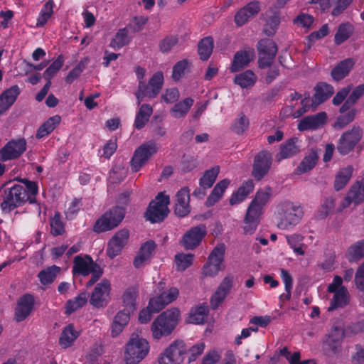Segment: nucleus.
<instances>
[{
  "label": "nucleus",
  "instance_id": "ddd939ff",
  "mask_svg": "<svg viewBox=\"0 0 364 364\" xmlns=\"http://www.w3.org/2000/svg\"><path fill=\"white\" fill-rule=\"evenodd\" d=\"M26 150V141L24 138L11 139L0 149V160L6 161L19 158Z\"/></svg>",
  "mask_w": 364,
  "mask_h": 364
},
{
  "label": "nucleus",
  "instance_id": "f257e3e1",
  "mask_svg": "<svg viewBox=\"0 0 364 364\" xmlns=\"http://www.w3.org/2000/svg\"><path fill=\"white\" fill-rule=\"evenodd\" d=\"M3 201L0 204L2 211L9 213L15 208L23 205L27 201L31 204L37 203L36 197L28 196L26 190L19 184H14L4 189Z\"/></svg>",
  "mask_w": 364,
  "mask_h": 364
},
{
  "label": "nucleus",
  "instance_id": "2eb2a0df",
  "mask_svg": "<svg viewBox=\"0 0 364 364\" xmlns=\"http://www.w3.org/2000/svg\"><path fill=\"white\" fill-rule=\"evenodd\" d=\"M111 290L110 282L104 279L98 283L91 294L90 303L95 307L102 308L107 306L108 301L105 296H109Z\"/></svg>",
  "mask_w": 364,
  "mask_h": 364
},
{
  "label": "nucleus",
  "instance_id": "c03bdc74",
  "mask_svg": "<svg viewBox=\"0 0 364 364\" xmlns=\"http://www.w3.org/2000/svg\"><path fill=\"white\" fill-rule=\"evenodd\" d=\"M153 112L152 107L148 104H144L136 114L134 126L137 129H142L149 121Z\"/></svg>",
  "mask_w": 364,
  "mask_h": 364
},
{
  "label": "nucleus",
  "instance_id": "c9c22d12",
  "mask_svg": "<svg viewBox=\"0 0 364 364\" xmlns=\"http://www.w3.org/2000/svg\"><path fill=\"white\" fill-rule=\"evenodd\" d=\"M353 31V26L350 23H341L334 36L335 43L338 46L342 44L351 36Z\"/></svg>",
  "mask_w": 364,
  "mask_h": 364
},
{
  "label": "nucleus",
  "instance_id": "338daca9",
  "mask_svg": "<svg viewBox=\"0 0 364 364\" xmlns=\"http://www.w3.org/2000/svg\"><path fill=\"white\" fill-rule=\"evenodd\" d=\"M148 304L149 308H151L154 313H158L167 305V302H165L164 297L159 295L150 299Z\"/></svg>",
  "mask_w": 364,
  "mask_h": 364
},
{
  "label": "nucleus",
  "instance_id": "393cba45",
  "mask_svg": "<svg viewBox=\"0 0 364 364\" xmlns=\"http://www.w3.org/2000/svg\"><path fill=\"white\" fill-rule=\"evenodd\" d=\"M21 90L17 85L5 90L0 95V115L3 114L14 104Z\"/></svg>",
  "mask_w": 364,
  "mask_h": 364
},
{
  "label": "nucleus",
  "instance_id": "0e129e2a",
  "mask_svg": "<svg viewBox=\"0 0 364 364\" xmlns=\"http://www.w3.org/2000/svg\"><path fill=\"white\" fill-rule=\"evenodd\" d=\"M353 88V85H348V86L343 87L339 90L336 95L333 97L332 103L335 106H338L346 101L348 98V95Z\"/></svg>",
  "mask_w": 364,
  "mask_h": 364
},
{
  "label": "nucleus",
  "instance_id": "473e14b6",
  "mask_svg": "<svg viewBox=\"0 0 364 364\" xmlns=\"http://www.w3.org/2000/svg\"><path fill=\"white\" fill-rule=\"evenodd\" d=\"M348 291L345 287H341L336 291L331 300V305L328 308V311H333L338 308H343L348 303Z\"/></svg>",
  "mask_w": 364,
  "mask_h": 364
},
{
  "label": "nucleus",
  "instance_id": "37998d69",
  "mask_svg": "<svg viewBox=\"0 0 364 364\" xmlns=\"http://www.w3.org/2000/svg\"><path fill=\"white\" fill-rule=\"evenodd\" d=\"M88 294L86 291L81 292L73 299L67 301L65 304V314L70 315L72 313L82 307L87 301Z\"/></svg>",
  "mask_w": 364,
  "mask_h": 364
},
{
  "label": "nucleus",
  "instance_id": "72a5a7b5",
  "mask_svg": "<svg viewBox=\"0 0 364 364\" xmlns=\"http://www.w3.org/2000/svg\"><path fill=\"white\" fill-rule=\"evenodd\" d=\"M193 100L191 97H187L183 101L176 103L171 109V115L177 119L184 117L193 105Z\"/></svg>",
  "mask_w": 364,
  "mask_h": 364
},
{
  "label": "nucleus",
  "instance_id": "f03ea898",
  "mask_svg": "<svg viewBox=\"0 0 364 364\" xmlns=\"http://www.w3.org/2000/svg\"><path fill=\"white\" fill-rule=\"evenodd\" d=\"M179 316L178 308H171L160 314L151 324L154 338L159 340L163 336L171 335L178 323Z\"/></svg>",
  "mask_w": 364,
  "mask_h": 364
},
{
  "label": "nucleus",
  "instance_id": "6e6552de",
  "mask_svg": "<svg viewBox=\"0 0 364 364\" xmlns=\"http://www.w3.org/2000/svg\"><path fill=\"white\" fill-rule=\"evenodd\" d=\"M258 53V66L266 69L273 65L274 60L278 52L277 43L270 38H262L257 45Z\"/></svg>",
  "mask_w": 364,
  "mask_h": 364
},
{
  "label": "nucleus",
  "instance_id": "412c9836",
  "mask_svg": "<svg viewBox=\"0 0 364 364\" xmlns=\"http://www.w3.org/2000/svg\"><path fill=\"white\" fill-rule=\"evenodd\" d=\"M315 93L312 97V105L314 109L328 100L334 93L333 87L324 82H320L314 87Z\"/></svg>",
  "mask_w": 364,
  "mask_h": 364
},
{
  "label": "nucleus",
  "instance_id": "2f4dec72",
  "mask_svg": "<svg viewBox=\"0 0 364 364\" xmlns=\"http://www.w3.org/2000/svg\"><path fill=\"white\" fill-rule=\"evenodd\" d=\"M364 95V84L357 86L349 95L344 103L339 109L341 114L346 113L352 108L358 102V100Z\"/></svg>",
  "mask_w": 364,
  "mask_h": 364
},
{
  "label": "nucleus",
  "instance_id": "864d4df0",
  "mask_svg": "<svg viewBox=\"0 0 364 364\" xmlns=\"http://www.w3.org/2000/svg\"><path fill=\"white\" fill-rule=\"evenodd\" d=\"M249 125V119L243 112H240L232 124L230 130L236 134L241 135L247 130Z\"/></svg>",
  "mask_w": 364,
  "mask_h": 364
},
{
  "label": "nucleus",
  "instance_id": "39448f33",
  "mask_svg": "<svg viewBox=\"0 0 364 364\" xmlns=\"http://www.w3.org/2000/svg\"><path fill=\"white\" fill-rule=\"evenodd\" d=\"M126 210L122 206H114L98 218L93 226V231L101 233L117 228L123 220Z\"/></svg>",
  "mask_w": 364,
  "mask_h": 364
},
{
  "label": "nucleus",
  "instance_id": "a19ab883",
  "mask_svg": "<svg viewBox=\"0 0 364 364\" xmlns=\"http://www.w3.org/2000/svg\"><path fill=\"white\" fill-rule=\"evenodd\" d=\"M298 138L292 137L280 146L281 159H287L298 154L300 151L299 147L296 144Z\"/></svg>",
  "mask_w": 364,
  "mask_h": 364
},
{
  "label": "nucleus",
  "instance_id": "09e8293b",
  "mask_svg": "<svg viewBox=\"0 0 364 364\" xmlns=\"http://www.w3.org/2000/svg\"><path fill=\"white\" fill-rule=\"evenodd\" d=\"M164 83V75L162 72L155 73L149 81L151 90L149 91V98H154L159 93Z\"/></svg>",
  "mask_w": 364,
  "mask_h": 364
},
{
  "label": "nucleus",
  "instance_id": "423d86ee",
  "mask_svg": "<svg viewBox=\"0 0 364 364\" xmlns=\"http://www.w3.org/2000/svg\"><path fill=\"white\" fill-rule=\"evenodd\" d=\"M170 203L169 196L159 193L155 200H152L144 213L146 220L151 223H160L168 216L170 210L168 205Z\"/></svg>",
  "mask_w": 364,
  "mask_h": 364
},
{
  "label": "nucleus",
  "instance_id": "6ab92c4d",
  "mask_svg": "<svg viewBox=\"0 0 364 364\" xmlns=\"http://www.w3.org/2000/svg\"><path fill=\"white\" fill-rule=\"evenodd\" d=\"M262 209L250 204L244 218L245 225L243 230L245 234H253L260 223V216Z\"/></svg>",
  "mask_w": 364,
  "mask_h": 364
},
{
  "label": "nucleus",
  "instance_id": "7c9ffc66",
  "mask_svg": "<svg viewBox=\"0 0 364 364\" xmlns=\"http://www.w3.org/2000/svg\"><path fill=\"white\" fill-rule=\"evenodd\" d=\"M353 171L352 165H348L344 167L337 173L334 181V188L336 191L343 189L350 181Z\"/></svg>",
  "mask_w": 364,
  "mask_h": 364
},
{
  "label": "nucleus",
  "instance_id": "a878e982",
  "mask_svg": "<svg viewBox=\"0 0 364 364\" xmlns=\"http://www.w3.org/2000/svg\"><path fill=\"white\" fill-rule=\"evenodd\" d=\"M156 247V245L154 240H150L144 242L134 257V266L136 268H139L144 263L149 260Z\"/></svg>",
  "mask_w": 364,
  "mask_h": 364
},
{
  "label": "nucleus",
  "instance_id": "de8ad7c7",
  "mask_svg": "<svg viewBox=\"0 0 364 364\" xmlns=\"http://www.w3.org/2000/svg\"><path fill=\"white\" fill-rule=\"evenodd\" d=\"M209 312L208 307L205 305L197 306L194 311L190 312L189 319L188 321L190 323L202 324L204 323L205 317H207Z\"/></svg>",
  "mask_w": 364,
  "mask_h": 364
},
{
  "label": "nucleus",
  "instance_id": "603ef678",
  "mask_svg": "<svg viewBox=\"0 0 364 364\" xmlns=\"http://www.w3.org/2000/svg\"><path fill=\"white\" fill-rule=\"evenodd\" d=\"M129 32L127 28L119 29L114 37L112 39L109 46L116 49H119L129 44L130 38L128 36Z\"/></svg>",
  "mask_w": 364,
  "mask_h": 364
},
{
  "label": "nucleus",
  "instance_id": "13d9d810",
  "mask_svg": "<svg viewBox=\"0 0 364 364\" xmlns=\"http://www.w3.org/2000/svg\"><path fill=\"white\" fill-rule=\"evenodd\" d=\"M349 198H354V203L359 204L364 201V179L361 182H356L350 189Z\"/></svg>",
  "mask_w": 364,
  "mask_h": 364
},
{
  "label": "nucleus",
  "instance_id": "5701e85b",
  "mask_svg": "<svg viewBox=\"0 0 364 364\" xmlns=\"http://www.w3.org/2000/svg\"><path fill=\"white\" fill-rule=\"evenodd\" d=\"M260 11L259 2L252 1L240 9L235 16V22L237 26H242L250 18L257 15Z\"/></svg>",
  "mask_w": 364,
  "mask_h": 364
},
{
  "label": "nucleus",
  "instance_id": "e433bc0d",
  "mask_svg": "<svg viewBox=\"0 0 364 364\" xmlns=\"http://www.w3.org/2000/svg\"><path fill=\"white\" fill-rule=\"evenodd\" d=\"M61 118L59 115H55L50 117L46 122L40 126L36 133V138L41 139L45 136L50 134L55 128V127L60 124Z\"/></svg>",
  "mask_w": 364,
  "mask_h": 364
},
{
  "label": "nucleus",
  "instance_id": "7ed1b4c3",
  "mask_svg": "<svg viewBox=\"0 0 364 364\" xmlns=\"http://www.w3.org/2000/svg\"><path fill=\"white\" fill-rule=\"evenodd\" d=\"M344 338V328L338 323H335L323 339L321 344L323 354L327 358L337 357L341 352Z\"/></svg>",
  "mask_w": 364,
  "mask_h": 364
},
{
  "label": "nucleus",
  "instance_id": "a18cd8bd",
  "mask_svg": "<svg viewBox=\"0 0 364 364\" xmlns=\"http://www.w3.org/2000/svg\"><path fill=\"white\" fill-rule=\"evenodd\" d=\"M225 247L224 244H219L213 248L208 257L207 262L209 264L215 265L218 267H225L223 265L224 260Z\"/></svg>",
  "mask_w": 364,
  "mask_h": 364
},
{
  "label": "nucleus",
  "instance_id": "b1692460",
  "mask_svg": "<svg viewBox=\"0 0 364 364\" xmlns=\"http://www.w3.org/2000/svg\"><path fill=\"white\" fill-rule=\"evenodd\" d=\"M255 58V52L253 48H250L248 50H239L235 53L234 59L230 67L232 73L237 72L252 61Z\"/></svg>",
  "mask_w": 364,
  "mask_h": 364
},
{
  "label": "nucleus",
  "instance_id": "9b49d317",
  "mask_svg": "<svg viewBox=\"0 0 364 364\" xmlns=\"http://www.w3.org/2000/svg\"><path fill=\"white\" fill-rule=\"evenodd\" d=\"M281 210L282 211L280 222L278 227L282 229H287L289 226L295 225L301 220L303 215V211L299 205L294 204L292 202L286 201L282 203Z\"/></svg>",
  "mask_w": 364,
  "mask_h": 364
},
{
  "label": "nucleus",
  "instance_id": "6e6d98bb",
  "mask_svg": "<svg viewBox=\"0 0 364 364\" xmlns=\"http://www.w3.org/2000/svg\"><path fill=\"white\" fill-rule=\"evenodd\" d=\"M194 255L188 253H178L175 255V262L176 264V269L179 272L185 271L189 267L192 263Z\"/></svg>",
  "mask_w": 364,
  "mask_h": 364
},
{
  "label": "nucleus",
  "instance_id": "ea45409f",
  "mask_svg": "<svg viewBox=\"0 0 364 364\" xmlns=\"http://www.w3.org/2000/svg\"><path fill=\"white\" fill-rule=\"evenodd\" d=\"M346 258L350 262H357L364 257V240L350 245L346 252Z\"/></svg>",
  "mask_w": 364,
  "mask_h": 364
},
{
  "label": "nucleus",
  "instance_id": "f704fd0d",
  "mask_svg": "<svg viewBox=\"0 0 364 364\" xmlns=\"http://www.w3.org/2000/svg\"><path fill=\"white\" fill-rule=\"evenodd\" d=\"M257 75L251 70H247L237 75L234 78V82L242 88L253 87L257 81Z\"/></svg>",
  "mask_w": 364,
  "mask_h": 364
},
{
  "label": "nucleus",
  "instance_id": "8fccbe9b",
  "mask_svg": "<svg viewBox=\"0 0 364 364\" xmlns=\"http://www.w3.org/2000/svg\"><path fill=\"white\" fill-rule=\"evenodd\" d=\"M347 113H343L338 116L333 127L336 129H341L352 122L358 113V110L355 108H350Z\"/></svg>",
  "mask_w": 364,
  "mask_h": 364
},
{
  "label": "nucleus",
  "instance_id": "9d476101",
  "mask_svg": "<svg viewBox=\"0 0 364 364\" xmlns=\"http://www.w3.org/2000/svg\"><path fill=\"white\" fill-rule=\"evenodd\" d=\"M158 148L153 141L142 144L134 151L130 161L132 169L137 172L148 160L157 152Z\"/></svg>",
  "mask_w": 364,
  "mask_h": 364
},
{
  "label": "nucleus",
  "instance_id": "20e7f679",
  "mask_svg": "<svg viewBox=\"0 0 364 364\" xmlns=\"http://www.w3.org/2000/svg\"><path fill=\"white\" fill-rule=\"evenodd\" d=\"M149 348V344L146 339L132 334L126 344L124 352L126 363L138 364L147 355Z\"/></svg>",
  "mask_w": 364,
  "mask_h": 364
},
{
  "label": "nucleus",
  "instance_id": "69168bd1",
  "mask_svg": "<svg viewBox=\"0 0 364 364\" xmlns=\"http://www.w3.org/2000/svg\"><path fill=\"white\" fill-rule=\"evenodd\" d=\"M197 166L196 159L193 156L184 154L181 160V170L183 173L191 171Z\"/></svg>",
  "mask_w": 364,
  "mask_h": 364
},
{
  "label": "nucleus",
  "instance_id": "49530a36",
  "mask_svg": "<svg viewBox=\"0 0 364 364\" xmlns=\"http://www.w3.org/2000/svg\"><path fill=\"white\" fill-rule=\"evenodd\" d=\"M219 166H214L205 171L203 176L199 180V185L203 189L210 188L215 183L219 173Z\"/></svg>",
  "mask_w": 364,
  "mask_h": 364
},
{
  "label": "nucleus",
  "instance_id": "a211bd4d",
  "mask_svg": "<svg viewBox=\"0 0 364 364\" xmlns=\"http://www.w3.org/2000/svg\"><path fill=\"white\" fill-rule=\"evenodd\" d=\"M34 297L30 294L21 296L17 301L15 309L14 320L21 322L25 320L31 313L34 306Z\"/></svg>",
  "mask_w": 364,
  "mask_h": 364
},
{
  "label": "nucleus",
  "instance_id": "c85d7f7f",
  "mask_svg": "<svg viewBox=\"0 0 364 364\" xmlns=\"http://www.w3.org/2000/svg\"><path fill=\"white\" fill-rule=\"evenodd\" d=\"M138 295L137 287L134 286L128 287L122 296L124 309L134 313L136 310V300Z\"/></svg>",
  "mask_w": 364,
  "mask_h": 364
},
{
  "label": "nucleus",
  "instance_id": "bb28decb",
  "mask_svg": "<svg viewBox=\"0 0 364 364\" xmlns=\"http://www.w3.org/2000/svg\"><path fill=\"white\" fill-rule=\"evenodd\" d=\"M354 64L355 60L351 58L341 60L332 69V78L337 82L343 80L349 74Z\"/></svg>",
  "mask_w": 364,
  "mask_h": 364
},
{
  "label": "nucleus",
  "instance_id": "1a4fd4ad",
  "mask_svg": "<svg viewBox=\"0 0 364 364\" xmlns=\"http://www.w3.org/2000/svg\"><path fill=\"white\" fill-rule=\"evenodd\" d=\"M363 131L360 126H353L350 130L343 132L337 144V151L346 155L354 149L363 137Z\"/></svg>",
  "mask_w": 364,
  "mask_h": 364
},
{
  "label": "nucleus",
  "instance_id": "79ce46f5",
  "mask_svg": "<svg viewBox=\"0 0 364 364\" xmlns=\"http://www.w3.org/2000/svg\"><path fill=\"white\" fill-rule=\"evenodd\" d=\"M213 38L208 36L202 38L198 44V52L202 60H207L212 54L213 49Z\"/></svg>",
  "mask_w": 364,
  "mask_h": 364
},
{
  "label": "nucleus",
  "instance_id": "052dcab7",
  "mask_svg": "<svg viewBox=\"0 0 364 364\" xmlns=\"http://www.w3.org/2000/svg\"><path fill=\"white\" fill-rule=\"evenodd\" d=\"M50 225L51 228V234L53 236L61 235L65 232L64 224L60 219V213H57L54 217L50 219Z\"/></svg>",
  "mask_w": 364,
  "mask_h": 364
},
{
  "label": "nucleus",
  "instance_id": "4468645a",
  "mask_svg": "<svg viewBox=\"0 0 364 364\" xmlns=\"http://www.w3.org/2000/svg\"><path fill=\"white\" fill-rule=\"evenodd\" d=\"M207 234L205 225L200 224L191 228L183 236L181 243L186 250H193L200 244Z\"/></svg>",
  "mask_w": 364,
  "mask_h": 364
},
{
  "label": "nucleus",
  "instance_id": "4c0bfd02",
  "mask_svg": "<svg viewBox=\"0 0 364 364\" xmlns=\"http://www.w3.org/2000/svg\"><path fill=\"white\" fill-rule=\"evenodd\" d=\"M78 336L79 333L75 331L73 325L69 324L63 330L59 343L64 348H68Z\"/></svg>",
  "mask_w": 364,
  "mask_h": 364
},
{
  "label": "nucleus",
  "instance_id": "3c124183",
  "mask_svg": "<svg viewBox=\"0 0 364 364\" xmlns=\"http://www.w3.org/2000/svg\"><path fill=\"white\" fill-rule=\"evenodd\" d=\"M60 271V268L55 265H53L51 267H47L45 269L41 270L38 274V277L40 279V282L43 285L51 284L54 279H55L57 274Z\"/></svg>",
  "mask_w": 364,
  "mask_h": 364
},
{
  "label": "nucleus",
  "instance_id": "774afa93",
  "mask_svg": "<svg viewBox=\"0 0 364 364\" xmlns=\"http://www.w3.org/2000/svg\"><path fill=\"white\" fill-rule=\"evenodd\" d=\"M356 287L364 293V262L358 268L355 274Z\"/></svg>",
  "mask_w": 364,
  "mask_h": 364
},
{
  "label": "nucleus",
  "instance_id": "c756f323",
  "mask_svg": "<svg viewBox=\"0 0 364 364\" xmlns=\"http://www.w3.org/2000/svg\"><path fill=\"white\" fill-rule=\"evenodd\" d=\"M318 160V155L317 151L312 149L311 152L300 162L296 169V173L297 174H302L310 171L315 167Z\"/></svg>",
  "mask_w": 364,
  "mask_h": 364
},
{
  "label": "nucleus",
  "instance_id": "cd10ccee",
  "mask_svg": "<svg viewBox=\"0 0 364 364\" xmlns=\"http://www.w3.org/2000/svg\"><path fill=\"white\" fill-rule=\"evenodd\" d=\"M132 313V311L123 309L117 314L112 325V337L118 336L123 331L129 323Z\"/></svg>",
  "mask_w": 364,
  "mask_h": 364
},
{
  "label": "nucleus",
  "instance_id": "58836bf2",
  "mask_svg": "<svg viewBox=\"0 0 364 364\" xmlns=\"http://www.w3.org/2000/svg\"><path fill=\"white\" fill-rule=\"evenodd\" d=\"M270 10L273 15L267 19L263 28V33L267 36H273L276 33L280 23L279 12L273 11V9H270Z\"/></svg>",
  "mask_w": 364,
  "mask_h": 364
},
{
  "label": "nucleus",
  "instance_id": "e2e57ef3",
  "mask_svg": "<svg viewBox=\"0 0 364 364\" xmlns=\"http://www.w3.org/2000/svg\"><path fill=\"white\" fill-rule=\"evenodd\" d=\"M191 63L186 59L177 62L173 67L172 78L177 81L184 74L185 70L188 68Z\"/></svg>",
  "mask_w": 364,
  "mask_h": 364
},
{
  "label": "nucleus",
  "instance_id": "5fc2aeb1",
  "mask_svg": "<svg viewBox=\"0 0 364 364\" xmlns=\"http://www.w3.org/2000/svg\"><path fill=\"white\" fill-rule=\"evenodd\" d=\"M64 63V57L62 54L59 55L57 59L53 61L50 66L44 71L43 77L47 81H51V79L60 70Z\"/></svg>",
  "mask_w": 364,
  "mask_h": 364
},
{
  "label": "nucleus",
  "instance_id": "f3484780",
  "mask_svg": "<svg viewBox=\"0 0 364 364\" xmlns=\"http://www.w3.org/2000/svg\"><path fill=\"white\" fill-rule=\"evenodd\" d=\"M233 284L234 276L232 274H229L223 278L210 299V304L213 309H216L223 303L232 288Z\"/></svg>",
  "mask_w": 364,
  "mask_h": 364
},
{
  "label": "nucleus",
  "instance_id": "aec40b11",
  "mask_svg": "<svg viewBox=\"0 0 364 364\" xmlns=\"http://www.w3.org/2000/svg\"><path fill=\"white\" fill-rule=\"evenodd\" d=\"M326 119L327 114L325 112H321L314 115L306 116L299 121L297 129L300 132L315 130L323 126Z\"/></svg>",
  "mask_w": 364,
  "mask_h": 364
},
{
  "label": "nucleus",
  "instance_id": "f8f14e48",
  "mask_svg": "<svg viewBox=\"0 0 364 364\" xmlns=\"http://www.w3.org/2000/svg\"><path fill=\"white\" fill-rule=\"evenodd\" d=\"M272 164V156L269 151L262 150L254 158L252 176L256 181H261L269 172Z\"/></svg>",
  "mask_w": 364,
  "mask_h": 364
},
{
  "label": "nucleus",
  "instance_id": "4be33fe9",
  "mask_svg": "<svg viewBox=\"0 0 364 364\" xmlns=\"http://www.w3.org/2000/svg\"><path fill=\"white\" fill-rule=\"evenodd\" d=\"M73 274L74 275H82L86 277L92 272L95 264H97L93 261L92 258L85 255L84 257L81 255L75 257L73 261Z\"/></svg>",
  "mask_w": 364,
  "mask_h": 364
},
{
  "label": "nucleus",
  "instance_id": "4d7b16f0",
  "mask_svg": "<svg viewBox=\"0 0 364 364\" xmlns=\"http://www.w3.org/2000/svg\"><path fill=\"white\" fill-rule=\"evenodd\" d=\"M272 194V189L270 187L267 186L265 191L259 190L254 198V199L250 203L256 207H258L261 209L266 205L267 201L269 200Z\"/></svg>",
  "mask_w": 364,
  "mask_h": 364
},
{
  "label": "nucleus",
  "instance_id": "bf43d9fd",
  "mask_svg": "<svg viewBox=\"0 0 364 364\" xmlns=\"http://www.w3.org/2000/svg\"><path fill=\"white\" fill-rule=\"evenodd\" d=\"M328 33L329 30L327 23L323 25L318 31L312 32L306 37L308 41L307 49H310L316 41L326 36Z\"/></svg>",
  "mask_w": 364,
  "mask_h": 364
},
{
  "label": "nucleus",
  "instance_id": "680f3d73",
  "mask_svg": "<svg viewBox=\"0 0 364 364\" xmlns=\"http://www.w3.org/2000/svg\"><path fill=\"white\" fill-rule=\"evenodd\" d=\"M178 42V38L176 36H167L159 42L160 50L164 53H168Z\"/></svg>",
  "mask_w": 364,
  "mask_h": 364
},
{
  "label": "nucleus",
  "instance_id": "dca6fc26",
  "mask_svg": "<svg viewBox=\"0 0 364 364\" xmlns=\"http://www.w3.org/2000/svg\"><path fill=\"white\" fill-rule=\"evenodd\" d=\"M129 237L128 229L123 228L117 231L111 238L107 245V254L108 257L113 259L122 252Z\"/></svg>",
  "mask_w": 364,
  "mask_h": 364
},
{
  "label": "nucleus",
  "instance_id": "0eeeda50",
  "mask_svg": "<svg viewBox=\"0 0 364 364\" xmlns=\"http://www.w3.org/2000/svg\"><path fill=\"white\" fill-rule=\"evenodd\" d=\"M188 353L186 343L181 339L172 342L158 358L159 364H181Z\"/></svg>",
  "mask_w": 364,
  "mask_h": 364
}]
</instances>
